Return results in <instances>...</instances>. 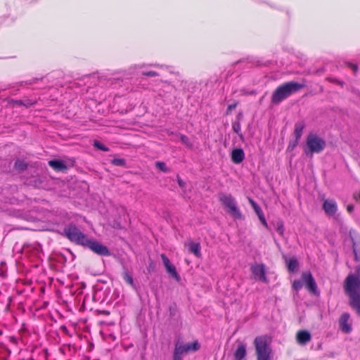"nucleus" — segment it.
Here are the masks:
<instances>
[{"instance_id": "nucleus-1", "label": "nucleus", "mask_w": 360, "mask_h": 360, "mask_svg": "<svg viewBox=\"0 0 360 360\" xmlns=\"http://www.w3.org/2000/svg\"><path fill=\"white\" fill-rule=\"evenodd\" d=\"M305 86L304 84L297 82H288L278 86L273 92L271 102L278 104L289 97L291 94L299 91Z\"/></svg>"}, {"instance_id": "nucleus-2", "label": "nucleus", "mask_w": 360, "mask_h": 360, "mask_svg": "<svg viewBox=\"0 0 360 360\" xmlns=\"http://www.w3.org/2000/svg\"><path fill=\"white\" fill-rule=\"evenodd\" d=\"M326 147V142L323 138L315 133H309L307 136L306 147L304 148L306 155L310 153L312 155L314 153H320L323 151Z\"/></svg>"}, {"instance_id": "nucleus-3", "label": "nucleus", "mask_w": 360, "mask_h": 360, "mask_svg": "<svg viewBox=\"0 0 360 360\" xmlns=\"http://www.w3.org/2000/svg\"><path fill=\"white\" fill-rule=\"evenodd\" d=\"M257 360H271L272 350L266 337H257L254 341Z\"/></svg>"}, {"instance_id": "nucleus-4", "label": "nucleus", "mask_w": 360, "mask_h": 360, "mask_svg": "<svg viewBox=\"0 0 360 360\" xmlns=\"http://www.w3.org/2000/svg\"><path fill=\"white\" fill-rule=\"evenodd\" d=\"M219 200L223 205L226 212L234 219H240L242 218V213L237 205V202L231 194L219 193Z\"/></svg>"}, {"instance_id": "nucleus-5", "label": "nucleus", "mask_w": 360, "mask_h": 360, "mask_svg": "<svg viewBox=\"0 0 360 360\" xmlns=\"http://www.w3.org/2000/svg\"><path fill=\"white\" fill-rule=\"evenodd\" d=\"M64 234L71 242L77 245L84 246L87 243L88 237L73 224L65 227Z\"/></svg>"}, {"instance_id": "nucleus-6", "label": "nucleus", "mask_w": 360, "mask_h": 360, "mask_svg": "<svg viewBox=\"0 0 360 360\" xmlns=\"http://www.w3.org/2000/svg\"><path fill=\"white\" fill-rule=\"evenodd\" d=\"M84 247L89 248L91 251L98 255H110V251L108 250V248L96 240H92L88 238L87 243L85 244Z\"/></svg>"}, {"instance_id": "nucleus-7", "label": "nucleus", "mask_w": 360, "mask_h": 360, "mask_svg": "<svg viewBox=\"0 0 360 360\" xmlns=\"http://www.w3.org/2000/svg\"><path fill=\"white\" fill-rule=\"evenodd\" d=\"M250 271L254 275L255 278L258 279L264 283H267L268 280L266 276L265 266L263 264H255L251 266Z\"/></svg>"}, {"instance_id": "nucleus-8", "label": "nucleus", "mask_w": 360, "mask_h": 360, "mask_svg": "<svg viewBox=\"0 0 360 360\" xmlns=\"http://www.w3.org/2000/svg\"><path fill=\"white\" fill-rule=\"evenodd\" d=\"M339 326L341 331L345 334H349L352 332V322L350 321L349 313L345 312L341 315L339 319Z\"/></svg>"}, {"instance_id": "nucleus-9", "label": "nucleus", "mask_w": 360, "mask_h": 360, "mask_svg": "<svg viewBox=\"0 0 360 360\" xmlns=\"http://www.w3.org/2000/svg\"><path fill=\"white\" fill-rule=\"evenodd\" d=\"M302 278L307 289L313 293H316L317 285L311 274L309 272H304L302 275Z\"/></svg>"}, {"instance_id": "nucleus-10", "label": "nucleus", "mask_w": 360, "mask_h": 360, "mask_svg": "<svg viewBox=\"0 0 360 360\" xmlns=\"http://www.w3.org/2000/svg\"><path fill=\"white\" fill-rule=\"evenodd\" d=\"M161 258L162 259L163 264L166 268L167 271L170 274V275L173 278H174L176 281H179L181 278L179 274L176 272L175 266L172 264H171L170 260L167 258V257L165 255L162 254Z\"/></svg>"}, {"instance_id": "nucleus-11", "label": "nucleus", "mask_w": 360, "mask_h": 360, "mask_svg": "<svg viewBox=\"0 0 360 360\" xmlns=\"http://www.w3.org/2000/svg\"><path fill=\"white\" fill-rule=\"evenodd\" d=\"M323 209L328 215H333L338 210V206L334 200H326L323 204Z\"/></svg>"}, {"instance_id": "nucleus-12", "label": "nucleus", "mask_w": 360, "mask_h": 360, "mask_svg": "<svg viewBox=\"0 0 360 360\" xmlns=\"http://www.w3.org/2000/svg\"><path fill=\"white\" fill-rule=\"evenodd\" d=\"M297 342L301 345H305L311 339V336L309 332L307 330H299L296 335Z\"/></svg>"}, {"instance_id": "nucleus-13", "label": "nucleus", "mask_w": 360, "mask_h": 360, "mask_svg": "<svg viewBox=\"0 0 360 360\" xmlns=\"http://www.w3.org/2000/svg\"><path fill=\"white\" fill-rule=\"evenodd\" d=\"M188 353L185 344L176 342L174 350L173 359L182 360V355Z\"/></svg>"}, {"instance_id": "nucleus-14", "label": "nucleus", "mask_w": 360, "mask_h": 360, "mask_svg": "<svg viewBox=\"0 0 360 360\" xmlns=\"http://www.w3.org/2000/svg\"><path fill=\"white\" fill-rule=\"evenodd\" d=\"M231 160L235 164H240L245 158V153L241 148H235L231 152Z\"/></svg>"}, {"instance_id": "nucleus-15", "label": "nucleus", "mask_w": 360, "mask_h": 360, "mask_svg": "<svg viewBox=\"0 0 360 360\" xmlns=\"http://www.w3.org/2000/svg\"><path fill=\"white\" fill-rule=\"evenodd\" d=\"M305 127L306 123L303 120H299L297 122H295L293 134L297 140H300L302 136L303 130L305 128Z\"/></svg>"}, {"instance_id": "nucleus-16", "label": "nucleus", "mask_w": 360, "mask_h": 360, "mask_svg": "<svg viewBox=\"0 0 360 360\" xmlns=\"http://www.w3.org/2000/svg\"><path fill=\"white\" fill-rule=\"evenodd\" d=\"M233 355L236 360H242L246 356V345L243 342L239 343Z\"/></svg>"}, {"instance_id": "nucleus-17", "label": "nucleus", "mask_w": 360, "mask_h": 360, "mask_svg": "<svg viewBox=\"0 0 360 360\" xmlns=\"http://www.w3.org/2000/svg\"><path fill=\"white\" fill-rule=\"evenodd\" d=\"M189 251L197 257H201V246L199 243L191 242L188 245Z\"/></svg>"}, {"instance_id": "nucleus-18", "label": "nucleus", "mask_w": 360, "mask_h": 360, "mask_svg": "<svg viewBox=\"0 0 360 360\" xmlns=\"http://www.w3.org/2000/svg\"><path fill=\"white\" fill-rule=\"evenodd\" d=\"M49 165L56 171H63L67 169V166L61 160H52L49 162Z\"/></svg>"}, {"instance_id": "nucleus-19", "label": "nucleus", "mask_w": 360, "mask_h": 360, "mask_svg": "<svg viewBox=\"0 0 360 360\" xmlns=\"http://www.w3.org/2000/svg\"><path fill=\"white\" fill-rule=\"evenodd\" d=\"M288 269L290 272L297 271L299 264L295 258H290L287 261Z\"/></svg>"}, {"instance_id": "nucleus-20", "label": "nucleus", "mask_w": 360, "mask_h": 360, "mask_svg": "<svg viewBox=\"0 0 360 360\" xmlns=\"http://www.w3.org/2000/svg\"><path fill=\"white\" fill-rule=\"evenodd\" d=\"M185 345L188 352H195L199 350L200 348V345L197 340L193 342H188L187 344H185Z\"/></svg>"}, {"instance_id": "nucleus-21", "label": "nucleus", "mask_w": 360, "mask_h": 360, "mask_svg": "<svg viewBox=\"0 0 360 360\" xmlns=\"http://www.w3.org/2000/svg\"><path fill=\"white\" fill-rule=\"evenodd\" d=\"M248 201L251 206L252 207L253 210H255V213L257 214V217H259L261 215L264 214V212L262 210V208L259 207V205L252 198H248Z\"/></svg>"}, {"instance_id": "nucleus-22", "label": "nucleus", "mask_w": 360, "mask_h": 360, "mask_svg": "<svg viewBox=\"0 0 360 360\" xmlns=\"http://www.w3.org/2000/svg\"><path fill=\"white\" fill-rule=\"evenodd\" d=\"M14 167L17 170L22 172L27 169V163L24 160L18 159L15 162Z\"/></svg>"}, {"instance_id": "nucleus-23", "label": "nucleus", "mask_w": 360, "mask_h": 360, "mask_svg": "<svg viewBox=\"0 0 360 360\" xmlns=\"http://www.w3.org/2000/svg\"><path fill=\"white\" fill-rule=\"evenodd\" d=\"M13 103L18 105H25L26 107H28V106H30V105H32L33 104H34L35 101H30V100H25V101L24 100H16V101H13Z\"/></svg>"}, {"instance_id": "nucleus-24", "label": "nucleus", "mask_w": 360, "mask_h": 360, "mask_svg": "<svg viewBox=\"0 0 360 360\" xmlns=\"http://www.w3.org/2000/svg\"><path fill=\"white\" fill-rule=\"evenodd\" d=\"M123 278L124 280L130 285H134V279L132 276L129 274L128 271H125L123 273Z\"/></svg>"}, {"instance_id": "nucleus-25", "label": "nucleus", "mask_w": 360, "mask_h": 360, "mask_svg": "<svg viewBox=\"0 0 360 360\" xmlns=\"http://www.w3.org/2000/svg\"><path fill=\"white\" fill-rule=\"evenodd\" d=\"M155 166L158 169L163 172H169V169L166 166V164L163 162L158 161L155 162Z\"/></svg>"}, {"instance_id": "nucleus-26", "label": "nucleus", "mask_w": 360, "mask_h": 360, "mask_svg": "<svg viewBox=\"0 0 360 360\" xmlns=\"http://www.w3.org/2000/svg\"><path fill=\"white\" fill-rule=\"evenodd\" d=\"M276 231L281 235L283 236L284 234V226L283 222L282 221H278L276 224Z\"/></svg>"}, {"instance_id": "nucleus-27", "label": "nucleus", "mask_w": 360, "mask_h": 360, "mask_svg": "<svg viewBox=\"0 0 360 360\" xmlns=\"http://www.w3.org/2000/svg\"><path fill=\"white\" fill-rule=\"evenodd\" d=\"M111 162L115 166L124 167L126 165V160L123 158H114L112 160Z\"/></svg>"}, {"instance_id": "nucleus-28", "label": "nucleus", "mask_w": 360, "mask_h": 360, "mask_svg": "<svg viewBox=\"0 0 360 360\" xmlns=\"http://www.w3.org/2000/svg\"><path fill=\"white\" fill-rule=\"evenodd\" d=\"M94 146L102 151L107 152L109 150L108 147H106L102 143H101L100 141H96V140L94 141Z\"/></svg>"}, {"instance_id": "nucleus-29", "label": "nucleus", "mask_w": 360, "mask_h": 360, "mask_svg": "<svg viewBox=\"0 0 360 360\" xmlns=\"http://www.w3.org/2000/svg\"><path fill=\"white\" fill-rule=\"evenodd\" d=\"M300 140L295 139V141H290L288 146L287 150L292 151L298 145Z\"/></svg>"}, {"instance_id": "nucleus-30", "label": "nucleus", "mask_w": 360, "mask_h": 360, "mask_svg": "<svg viewBox=\"0 0 360 360\" xmlns=\"http://www.w3.org/2000/svg\"><path fill=\"white\" fill-rule=\"evenodd\" d=\"M302 286L303 283L300 280H295L292 283L293 288L297 291H299L302 288Z\"/></svg>"}, {"instance_id": "nucleus-31", "label": "nucleus", "mask_w": 360, "mask_h": 360, "mask_svg": "<svg viewBox=\"0 0 360 360\" xmlns=\"http://www.w3.org/2000/svg\"><path fill=\"white\" fill-rule=\"evenodd\" d=\"M353 232L354 231L352 230H350L349 233V238H350V239H351V240L352 242V244H353L354 252L355 254L356 257H357V252H356V242L354 241V237L352 236Z\"/></svg>"}, {"instance_id": "nucleus-32", "label": "nucleus", "mask_w": 360, "mask_h": 360, "mask_svg": "<svg viewBox=\"0 0 360 360\" xmlns=\"http://www.w3.org/2000/svg\"><path fill=\"white\" fill-rule=\"evenodd\" d=\"M181 141L188 146H191L190 140L188 137L186 135H181Z\"/></svg>"}, {"instance_id": "nucleus-33", "label": "nucleus", "mask_w": 360, "mask_h": 360, "mask_svg": "<svg viewBox=\"0 0 360 360\" xmlns=\"http://www.w3.org/2000/svg\"><path fill=\"white\" fill-rule=\"evenodd\" d=\"M142 75H145V76H148V77H155V76H158L159 75V74L157 72H155V71L143 72Z\"/></svg>"}, {"instance_id": "nucleus-34", "label": "nucleus", "mask_w": 360, "mask_h": 360, "mask_svg": "<svg viewBox=\"0 0 360 360\" xmlns=\"http://www.w3.org/2000/svg\"><path fill=\"white\" fill-rule=\"evenodd\" d=\"M233 130L238 134L240 131V124L239 122H235L233 124Z\"/></svg>"}, {"instance_id": "nucleus-35", "label": "nucleus", "mask_w": 360, "mask_h": 360, "mask_svg": "<svg viewBox=\"0 0 360 360\" xmlns=\"http://www.w3.org/2000/svg\"><path fill=\"white\" fill-rule=\"evenodd\" d=\"M237 105H238L237 102H235L233 103L229 104L228 105L226 114L230 113L233 110H234L236 108Z\"/></svg>"}, {"instance_id": "nucleus-36", "label": "nucleus", "mask_w": 360, "mask_h": 360, "mask_svg": "<svg viewBox=\"0 0 360 360\" xmlns=\"http://www.w3.org/2000/svg\"><path fill=\"white\" fill-rule=\"evenodd\" d=\"M260 221L262 222V224L266 227V228H268V224L266 221V219H265V217H264V214L263 215H261L259 217H258Z\"/></svg>"}, {"instance_id": "nucleus-37", "label": "nucleus", "mask_w": 360, "mask_h": 360, "mask_svg": "<svg viewBox=\"0 0 360 360\" xmlns=\"http://www.w3.org/2000/svg\"><path fill=\"white\" fill-rule=\"evenodd\" d=\"M177 182L181 188L185 187L186 183L179 177V176H177Z\"/></svg>"}, {"instance_id": "nucleus-38", "label": "nucleus", "mask_w": 360, "mask_h": 360, "mask_svg": "<svg viewBox=\"0 0 360 360\" xmlns=\"http://www.w3.org/2000/svg\"><path fill=\"white\" fill-rule=\"evenodd\" d=\"M347 209L349 212H352L354 210V206L352 205H349Z\"/></svg>"}, {"instance_id": "nucleus-39", "label": "nucleus", "mask_w": 360, "mask_h": 360, "mask_svg": "<svg viewBox=\"0 0 360 360\" xmlns=\"http://www.w3.org/2000/svg\"><path fill=\"white\" fill-rule=\"evenodd\" d=\"M352 67L354 72L356 73L358 70V66L356 65H352Z\"/></svg>"}]
</instances>
